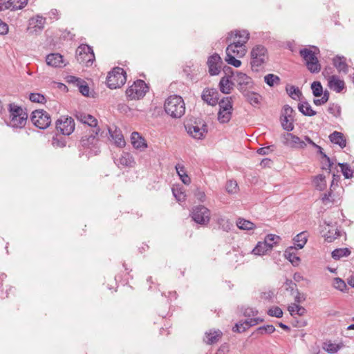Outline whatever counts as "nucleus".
<instances>
[{
  "mask_svg": "<svg viewBox=\"0 0 354 354\" xmlns=\"http://www.w3.org/2000/svg\"><path fill=\"white\" fill-rule=\"evenodd\" d=\"M231 73L235 86L241 94H247L248 91L253 88L254 82L247 74L238 71Z\"/></svg>",
  "mask_w": 354,
  "mask_h": 354,
  "instance_id": "4",
  "label": "nucleus"
},
{
  "mask_svg": "<svg viewBox=\"0 0 354 354\" xmlns=\"http://www.w3.org/2000/svg\"><path fill=\"white\" fill-rule=\"evenodd\" d=\"M246 100L252 106H255L260 104L261 95L257 93L252 92L250 90L248 91L247 94H242Z\"/></svg>",
  "mask_w": 354,
  "mask_h": 354,
  "instance_id": "29",
  "label": "nucleus"
},
{
  "mask_svg": "<svg viewBox=\"0 0 354 354\" xmlns=\"http://www.w3.org/2000/svg\"><path fill=\"white\" fill-rule=\"evenodd\" d=\"M29 100L32 102L40 104H44L46 102L45 96L40 93H30Z\"/></svg>",
  "mask_w": 354,
  "mask_h": 354,
  "instance_id": "51",
  "label": "nucleus"
},
{
  "mask_svg": "<svg viewBox=\"0 0 354 354\" xmlns=\"http://www.w3.org/2000/svg\"><path fill=\"white\" fill-rule=\"evenodd\" d=\"M268 315L271 317L280 318L283 316V311L278 306L272 307L268 310Z\"/></svg>",
  "mask_w": 354,
  "mask_h": 354,
  "instance_id": "56",
  "label": "nucleus"
},
{
  "mask_svg": "<svg viewBox=\"0 0 354 354\" xmlns=\"http://www.w3.org/2000/svg\"><path fill=\"white\" fill-rule=\"evenodd\" d=\"M46 23V18L42 16L37 15L30 19V24L34 26V28H37L40 30L43 29Z\"/></svg>",
  "mask_w": 354,
  "mask_h": 354,
  "instance_id": "42",
  "label": "nucleus"
},
{
  "mask_svg": "<svg viewBox=\"0 0 354 354\" xmlns=\"http://www.w3.org/2000/svg\"><path fill=\"white\" fill-rule=\"evenodd\" d=\"M315 149H317V153L322 156V159H324L327 162L326 166H323V169L330 170V167L333 165V162L331 161L330 158L323 152V149L320 146L318 145V147H316Z\"/></svg>",
  "mask_w": 354,
  "mask_h": 354,
  "instance_id": "47",
  "label": "nucleus"
},
{
  "mask_svg": "<svg viewBox=\"0 0 354 354\" xmlns=\"http://www.w3.org/2000/svg\"><path fill=\"white\" fill-rule=\"evenodd\" d=\"M333 65L339 72L348 73V65L344 57L336 56L333 58Z\"/></svg>",
  "mask_w": 354,
  "mask_h": 354,
  "instance_id": "26",
  "label": "nucleus"
},
{
  "mask_svg": "<svg viewBox=\"0 0 354 354\" xmlns=\"http://www.w3.org/2000/svg\"><path fill=\"white\" fill-rule=\"evenodd\" d=\"M286 91L289 96L293 100H297L301 96L302 93L299 88L295 86H286Z\"/></svg>",
  "mask_w": 354,
  "mask_h": 354,
  "instance_id": "41",
  "label": "nucleus"
},
{
  "mask_svg": "<svg viewBox=\"0 0 354 354\" xmlns=\"http://www.w3.org/2000/svg\"><path fill=\"white\" fill-rule=\"evenodd\" d=\"M28 0H7L1 3L0 10L10 9L11 10L21 9L27 4Z\"/></svg>",
  "mask_w": 354,
  "mask_h": 354,
  "instance_id": "16",
  "label": "nucleus"
},
{
  "mask_svg": "<svg viewBox=\"0 0 354 354\" xmlns=\"http://www.w3.org/2000/svg\"><path fill=\"white\" fill-rule=\"evenodd\" d=\"M252 71H259L268 58L267 48L263 45L254 46L250 53Z\"/></svg>",
  "mask_w": 354,
  "mask_h": 354,
  "instance_id": "3",
  "label": "nucleus"
},
{
  "mask_svg": "<svg viewBox=\"0 0 354 354\" xmlns=\"http://www.w3.org/2000/svg\"><path fill=\"white\" fill-rule=\"evenodd\" d=\"M232 111L227 110H220L218 113V120L221 123H227L232 118Z\"/></svg>",
  "mask_w": 354,
  "mask_h": 354,
  "instance_id": "38",
  "label": "nucleus"
},
{
  "mask_svg": "<svg viewBox=\"0 0 354 354\" xmlns=\"http://www.w3.org/2000/svg\"><path fill=\"white\" fill-rule=\"evenodd\" d=\"M250 34L246 30H234L228 34L226 43L228 44V50L234 52V48L241 46L245 47V44L249 39Z\"/></svg>",
  "mask_w": 354,
  "mask_h": 354,
  "instance_id": "5",
  "label": "nucleus"
},
{
  "mask_svg": "<svg viewBox=\"0 0 354 354\" xmlns=\"http://www.w3.org/2000/svg\"><path fill=\"white\" fill-rule=\"evenodd\" d=\"M165 112L174 118H180L185 112L183 99L179 95H171L165 102Z\"/></svg>",
  "mask_w": 354,
  "mask_h": 354,
  "instance_id": "2",
  "label": "nucleus"
},
{
  "mask_svg": "<svg viewBox=\"0 0 354 354\" xmlns=\"http://www.w3.org/2000/svg\"><path fill=\"white\" fill-rule=\"evenodd\" d=\"M328 86L336 93H340L345 87L343 80H339L337 76L332 75L328 79Z\"/></svg>",
  "mask_w": 354,
  "mask_h": 354,
  "instance_id": "22",
  "label": "nucleus"
},
{
  "mask_svg": "<svg viewBox=\"0 0 354 354\" xmlns=\"http://www.w3.org/2000/svg\"><path fill=\"white\" fill-rule=\"evenodd\" d=\"M107 133L101 129H86L84 135L80 141V147L90 155H97L100 152L99 142L100 138H104Z\"/></svg>",
  "mask_w": 354,
  "mask_h": 354,
  "instance_id": "1",
  "label": "nucleus"
},
{
  "mask_svg": "<svg viewBox=\"0 0 354 354\" xmlns=\"http://www.w3.org/2000/svg\"><path fill=\"white\" fill-rule=\"evenodd\" d=\"M288 310L291 315H293L295 313H296L299 316H302L306 312V310L304 307L297 305V304H292L289 306Z\"/></svg>",
  "mask_w": 354,
  "mask_h": 354,
  "instance_id": "39",
  "label": "nucleus"
},
{
  "mask_svg": "<svg viewBox=\"0 0 354 354\" xmlns=\"http://www.w3.org/2000/svg\"><path fill=\"white\" fill-rule=\"evenodd\" d=\"M10 112V125L15 128L24 127L27 121L28 114L21 106L11 103L8 105Z\"/></svg>",
  "mask_w": 354,
  "mask_h": 354,
  "instance_id": "6",
  "label": "nucleus"
},
{
  "mask_svg": "<svg viewBox=\"0 0 354 354\" xmlns=\"http://www.w3.org/2000/svg\"><path fill=\"white\" fill-rule=\"evenodd\" d=\"M223 336V333L220 330L211 329L205 333L204 342L209 345L214 344L218 342Z\"/></svg>",
  "mask_w": 354,
  "mask_h": 354,
  "instance_id": "18",
  "label": "nucleus"
},
{
  "mask_svg": "<svg viewBox=\"0 0 354 354\" xmlns=\"http://www.w3.org/2000/svg\"><path fill=\"white\" fill-rule=\"evenodd\" d=\"M329 139L331 142L338 145L341 148H344L346 145V140L341 132L334 131L329 136Z\"/></svg>",
  "mask_w": 354,
  "mask_h": 354,
  "instance_id": "24",
  "label": "nucleus"
},
{
  "mask_svg": "<svg viewBox=\"0 0 354 354\" xmlns=\"http://www.w3.org/2000/svg\"><path fill=\"white\" fill-rule=\"evenodd\" d=\"M246 53V48L242 47L241 46H239V47L234 48V52L233 51H229L228 50V46L226 48V53L236 55L238 57H242L245 55Z\"/></svg>",
  "mask_w": 354,
  "mask_h": 354,
  "instance_id": "53",
  "label": "nucleus"
},
{
  "mask_svg": "<svg viewBox=\"0 0 354 354\" xmlns=\"http://www.w3.org/2000/svg\"><path fill=\"white\" fill-rule=\"evenodd\" d=\"M311 89L315 97L322 96L323 93V87L319 82H313L311 84Z\"/></svg>",
  "mask_w": 354,
  "mask_h": 354,
  "instance_id": "48",
  "label": "nucleus"
},
{
  "mask_svg": "<svg viewBox=\"0 0 354 354\" xmlns=\"http://www.w3.org/2000/svg\"><path fill=\"white\" fill-rule=\"evenodd\" d=\"M295 111L289 105H285L283 106L282 116H285V118H294Z\"/></svg>",
  "mask_w": 354,
  "mask_h": 354,
  "instance_id": "61",
  "label": "nucleus"
},
{
  "mask_svg": "<svg viewBox=\"0 0 354 354\" xmlns=\"http://www.w3.org/2000/svg\"><path fill=\"white\" fill-rule=\"evenodd\" d=\"M339 166L345 178H350L353 176V171L348 163H339Z\"/></svg>",
  "mask_w": 354,
  "mask_h": 354,
  "instance_id": "44",
  "label": "nucleus"
},
{
  "mask_svg": "<svg viewBox=\"0 0 354 354\" xmlns=\"http://www.w3.org/2000/svg\"><path fill=\"white\" fill-rule=\"evenodd\" d=\"M299 111L306 116H313L316 115V111H314L310 104L308 102H303L298 104Z\"/></svg>",
  "mask_w": 354,
  "mask_h": 354,
  "instance_id": "27",
  "label": "nucleus"
},
{
  "mask_svg": "<svg viewBox=\"0 0 354 354\" xmlns=\"http://www.w3.org/2000/svg\"><path fill=\"white\" fill-rule=\"evenodd\" d=\"M328 111L335 118L341 115V106L336 103H330L328 107Z\"/></svg>",
  "mask_w": 354,
  "mask_h": 354,
  "instance_id": "46",
  "label": "nucleus"
},
{
  "mask_svg": "<svg viewBox=\"0 0 354 354\" xmlns=\"http://www.w3.org/2000/svg\"><path fill=\"white\" fill-rule=\"evenodd\" d=\"M247 330L245 322H239L233 327L232 330L237 333H243Z\"/></svg>",
  "mask_w": 354,
  "mask_h": 354,
  "instance_id": "62",
  "label": "nucleus"
},
{
  "mask_svg": "<svg viewBox=\"0 0 354 354\" xmlns=\"http://www.w3.org/2000/svg\"><path fill=\"white\" fill-rule=\"evenodd\" d=\"M301 57L305 60L308 70L312 73H318L321 65L315 54L309 48H302L299 50Z\"/></svg>",
  "mask_w": 354,
  "mask_h": 354,
  "instance_id": "9",
  "label": "nucleus"
},
{
  "mask_svg": "<svg viewBox=\"0 0 354 354\" xmlns=\"http://www.w3.org/2000/svg\"><path fill=\"white\" fill-rule=\"evenodd\" d=\"M238 185L235 180H229L226 184V190L228 193L232 194L236 192Z\"/></svg>",
  "mask_w": 354,
  "mask_h": 354,
  "instance_id": "59",
  "label": "nucleus"
},
{
  "mask_svg": "<svg viewBox=\"0 0 354 354\" xmlns=\"http://www.w3.org/2000/svg\"><path fill=\"white\" fill-rule=\"evenodd\" d=\"M284 285L286 290L290 291L291 295H294L295 292L298 290L297 288V284L290 279H286Z\"/></svg>",
  "mask_w": 354,
  "mask_h": 354,
  "instance_id": "57",
  "label": "nucleus"
},
{
  "mask_svg": "<svg viewBox=\"0 0 354 354\" xmlns=\"http://www.w3.org/2000/svg\"><path fill=\"white\" fill-rule=\"evenodd\" d=\"M127 81L126 73L120 67H115L109 72L106 77V84L109 88L115 89L120 88Z\"/></svg>",
  "mask_w": 354,
  "mask_h": 354,
  "instance_id": "7",
  "label": "nucleus"
},
{
  "mask_svg": "<svg viewBox=\"0 0 354 354\" xmlns=\"http://www.w3.org/2000/svg\"><path fill=\"white\" fill-rule=\"evenodd\" d=\"M264 241H259L256 247L252 250V253L255 255H263L267 251L270 250V247L267 246Z\"/></svg>",
  "mask_w": 354,
  "mask_h": 354,
  "instance_id": "32",
  "label": "nucleus"
},
{
  "mask_svg": "<svg viewBox=\"0 0 354 354\" xmlns=\"http://www.w3.org/2000/svg\"><path fill=\"white\" fill-rule=\"evenodd\" d=\"M325 176L322 174H319L314 177L313 184L317 189L323 191L326 187V182Z\"/></svg>",
  "mask_w": 354,
  "mask_h": 354,
  "instance_id": "33",
  "label": "nucleus"
},
{
  "mask_svg": "<svg viewBox=\"0 0 354 354\" xmlns=\"http://www.w3.org/2000/svg\"><path fill=\"white\" fill-rule=\"evenodd\" d=\"M46 62L48 65L53 67H62L64 64L63 57L59 53H50L46 56Z\"/></svg>",
  "mask_w": 354,
  "mask_h": 354,
  "instance_id": "20",
  "label": "nucleus"
},
{
  "mask_svg": "<svg viewBox=\"0 0 354 354\" xmlns=\"http://www.w3.org/2000/svg\"><path fill=\"white\" fill-rule=\"evenodd\" d=\"M265 82L270 86H274L280 84V78L274 74H268L264 77Z\"/></svg>",
  "mask_w": 354,
  "mask_h": 354,
  "instance_id": "40",
  "label": "nucleus"
},
{
  "mask_svg": "<svg viewBox=\"0 0 354 354\" xmlns=\"http://www.w3.org/2000/svg\"><path fill=\"white\" fill-rule=\"evenodd\" d=\"M235 57L236 55L226 53V57L225 59L227 64L232 65L236 68H238L241 65V62L236 59Z\"/></svg>",
  "mask_w": 354,
  "mask_h": 354,
  "instance_id": "50",
  "label": "nucleus"
},
{
  "mask_svg": "<svg viewBox=\"0 0 354 354\" xmlns=\"http://www.w3.org/2000/svg\"><path fill=\"white\" fill-rule=\"evenodd\" d=\"M131 140L133 147L140 151H143L147 148V145L146 140L142 138L139 133L134 131L131 133Z\"/></svg>",
  "mask_w": 354,
  "mask_h": 354,
  "instance_id": "19",
  "label": "nucleus"
},
{
  "mask_svg": "<svg viewBox=\"0 0 354 354\" xmlns=\"http://www.w3.org/2000/svg\"><path fill=\"white\" fill-rule=\"evenodd\" d=\"M219 105L220 110H224L225 111L227 110L232 111V101L231 97H227L222 99L219 102H218Z\"/></svg>",
  "mask_w": 354,
  "mask_h": 354,
  "instance_id": "37",
  "label": "nucleus"
},
{
  "mask_svg": "<svg viewBox=\"0 0 354 354\" xmlns=\"http://www.w3.org/2000/svg\"><path fill=\"white\" fill-rule=\"evenodd\" d=\"M325 240L328 242H333L335 239L341 236V232L336 229L335 230H328L325 234Z\"/></svg>",
  "mask_w": 354,
  "mask_h": 354,
  "instance_id": "49",
  "label": "nucleus"
},
{
  "mask_svg": "<svg viewBox=\"0 0 354 354\" xmlns=\"http://www.w3.org/2000/svg\"><path fill=\"white\" fill-rule=\"evenodd\" d=\"M207 64L210 75H217L221 72L222 59L218 54L214 53L207 59Z\"/></svg>",
  "mask_w": 354,
  "mask_h": 354,
  "instance_id": "14",
  "label": "nucleus"
},
{
  "mask_svg": "<svg viewBox=\"0 0 354 354\" xmlns=\"http://www.w3.org/2000/svg\"><path fill=\"white\" fill-rule=\"evenodd\" d=\"M30 120L33 124L40 129L48 128L51 123L50 115L44 110H35L32 113Z\"/></svg>",
  "mask_w": 354,
  "mask_h": 354,
  "instance_id": "11",
  "label": "nucleus"
},
{
  "mask_svg": "<svg viewBox=\"0 0 354 354\" xmlns=\"http://www.w3.org/2000/svg\"><path fill=\"white\" fill-rule=\"evenodd\" d=\"M324 348L328 353L333 354L338 351V350L340 348V346L338 344L328 343V344H326V346L324 347Z\"/></svg>",
  "mask_w": 354,
  "mask_h": 354,
  "instance_id": "60",
  "label": "nucleus"
},
{
  "mask_svg": "<svg viewBox=\"0 0 354 354\" xmlns=\"http://www.w3.org/2000/svg\"><path fill=\"white\" fill-rule=\"evenodd\" d=\"M148 91L149 86L145 81L138 80L127 89L126 95L129 100H139L144 97Z\"/></svg>",
  "mask_w": 354,
  "mask_h": 354,
  "instance_id": "8",
  "label": "nucleus"
},
{
  "mask_svg": "<svg viewBox=\"0 0 354 354\" xmlns=\"http://www.w3.org/2000/svg\"><path fill=\"white\" fill-rule=\"evenodd\" d=\"M281 118V125L284 130L287 131H291L294 129V118H285V116H282Z\"/></svg>",
  "mask_w": 354,
  "mask_h": 354,
  "instance_id": "45",
  "label": "nucleus"
},
{
  "mask_svg": "<svg viewBox=\"0 0 354 354\" xmlns=\"http://www.w3.org/2000/svg\"><path fill=\"white\" fill-rule=\"evenodd\" d=\"M195 197L201 202H204L206 199L205 192L197 188L194 192Z\"/></svg>",
  "mask_w": 354,
  "mask_h": 354,
  "instance_id": "64",
  "label": "nucleus"
},
{
  "mask_svg": "<svg viewBox=\"0 0 354 354\" xmlns=\"http://www.w3.org/2000/svg\"><path fill=\"white\" fill-rule=\"evenodd\" d=\"M274 330L275 328L272 324H268L266 326H260L257 329V331L261 335L266 333L272 334V333L274 332Z\"/></svg>",
  "mask_w": 354,
  "mask_h": 354,
  "instance_id": "54",
  "label": "nucleus"
},
{
  "mask_svg": "<svg viewBox=\"0 0 354 354\" xmlns=\"http://www.w3.org/2000/svg\"><path fill=\"white\" fill-rule=\"evenodd\" d=\"M202 100L207 104L215 106L218 100V92L215 88H205L201 95Z\"/></svg>",
  "mask_w": 354,
  "mask_h": 354,
  "instance_id": "15",
  "label": "nucleus"
},
{
  "mask_svg": "<svg viewBox=\"0 0 354 354\" xmlns=\"http://www.w3.org/2000/svg\"><path fill=\"white\" fill-rule=\"evenodd\" d=\"M280 239L281 238L279 236L270 234L265 237L264 242L267 243V246L270 247L271 250L274 245H276L277 241H279Z\"/></svg>",
  "mask_w": 354,
  "mask_h": 354,
  "instance_id": "43",
  "label": "nucleus"
},
{
  "mask_svg": "<svg viewBox=\"0 0 354 354\" xmlns=\"http://www.w3.org/2000/svg\"><path fill=\"white\" fill-rule=\"evenodd\" d=\"M287 136L291 139L292 147L299 149H304L306 147V142L301 140L298 136L292 133H288Z\"/></svg>",
  "mask_w": 354,
  "mask_h": 354,
  "instance_id": "36",
  "label": "nucleus"
},
{
  "mask_svg": "<svg viewBox=\"0 0 354 354\" xmlns=\"http://www.w3.org/2000/svg\"><path fill=\"white\" fill-rule=\"evenodd\" d=\"M77 86L79 88V91L84 96H88L89 93V87L87 84L83 81L80 80V82L77 84Z\"/></svg>",
  "mask_w": 354,
  "mask_h": 354,
  "instance_id": "58",
  "label": "nucleus"
},
{
  "mask_svg": "<svg viewBox=\"0 0 354 354\" xmlns=\"http://www.w3.org/2000/svg\"><path fill=\"white\" fill-rule=\"evenodd\" d=\"M109 133L118 147H122L125 145L124 137L120 129H115L113 131H112L110 129H109Z\"/></svg>",
  "mask_w": 354,
  "mask_h": 354,
  "instance_id": "25",
  "label": "nucleus"
},
{
  "mask_svg": "<svg viewBox=\"0 0 354 354\" xmlns=\"http://www.w3.org/2000/svg\"><path fill=\"white\" fill-rule=\"evenodd\" d=\"M237 227L243 230H250L256 227L254 223L243 218H239L236 221Z\"/></svg>",
  "mask_w": 354,
  "mask_h": 354,
  "instance_id": "31",
  "label": "nucleus"
},
{
  "mask_svg": "<svg viewBox=\"0 0 354 354\" xmlns=\"http://www.w3.org/2000/svg\"><path fill=\"white\" fill-rule=\"evenodd\" d=\"M192 217L196 223L206 225L210 220V211L204 205H198L192 209Z\"/></svg>",
  "mask_w": 354,
  "mask_h": 354,
  "instance_id": "12",
  "label": "nucleus"
},
{
  "mask_svg": "<svg viewBox=\"0 0 354 354\" xmlns=\"http://www.w3.org/2000/svg\"><path fill=\"white\" fill-rule=\"evenodd\" d=\"M75 126L74 120L67 115H62L56 121V129L63 135H71L75 130Z\"/></svg>",
  "mask_w": 354,
  "mask_h": 354,
  "instance_id": "13",
  "label": "nucleus"
},
{
  "mask_svg": "<svg viewBox=\"0 0 354 354\" xmlns=\"http://www.w3.org/2000/svg\"><path fill=\"white\" fill-rule=\"evenodd\" d=\"M350 254L351 250L347 248L335 249L331 253V256L335 260H339L342 257H348Z\"/></svg>",
  "mask_w": 354,
  "mask_h": 354,
  "instance_id": "34",
  "label": "nucleus"
},
{
  "mask_svg": "<svg viewBox=\"0 0 354 354\" xmlns=\"http://www.w3.org/2000/svg\"><path fill=\"white\" fill-rule=\"evenodd\" d=\"M220 91L224 94H229L231 93L233 86H235L234 80L232 78V75H225L223 77L219 82Z\"/></svg>",
  "mask_w": 354,
  "mask_h": 354,
  "instance_id": "17",
  "label": "nucleus"
},
{
  "mask_svg": "<svg viewBox=\"0 0 354 354\" xmlns=\"http://www.w3.org/2000/svg\"><path fill=\"white\" fill-rule=\"evenodd\" d=\"M307 238L308 236L306 232L298 234L293 239L295 245L294 248L295 249H302L307 242Z\"/></svg>",
  "mask_w": 354,
  "mask_h": 354,
  "instance_id": "30",
  "label": "nucleus"
},
{
  "mask_svg": "<svg viewBox=\"0 0 354 354\" xmlns=\"http://www.w3.org/2000/svg\"><path fill=\"white\" fill-rule=\"evenodd\" d=\"M333 285L335 289L339 290L342 292L344 291V290H346L347 288L346 284L344 282V281L339 277L334 279Z\"/></svg>",
  "mask_w": 354,
  "mask_h": 354,
  "instance_id": "55",
  "label": "nucleus"
},
{
  "mask_svg": "<svg viewBox=\"0 0 354 354\" xmlns=\"http://www.w3.org/2000/svg\"><path fill=\"white\" fill-rule=\"evenodd\" d=\"M87 117V120H86L84 124L87 125V129H100V127L97 126V120L93 115H88Z\"/></svg>",
  "mask_w": 354,
  "mask_h": 354,
  "instance_id": "52",
  "label": "nucleus"
},
{
  "mask_svg": "<svg viewBox=\"0 0 354 354\" xmlns=\"http://www.w3.org/2000/svg\"><path fill=\"white\" fill-rule=\"evenodd\" d=\"M76 59L80 64L90 66L95 61V55L92 48L87 44H81L76 50Z\"/></svg>",
  "mask_w": 354,
  "mask_h": 354,
  "instance_id": "10",
  "label": "nucleus"
},
{
  "mask_svg": "<svg viewBox=\"0 0 354 354\" xmlns=\"http://www.w3.org/2000/svg\"><path fill=\"white\" fill-rule=\"evenodd\" d=\"M207 132V125L203 124L202 127L198 126H189L187 133L196 139H202Z\"/></svg>",
  "mask_w": 354,
  "mask_h": 354,
  "instance_id": "21",
  "label": "nucleus"
},
{
  "mask_svg": "<svg viewBox=\"0 0 354 354\" xmlns=\"http://www.w3.org/2000/svg\"><path fill=\"white\" fill-rule=\"evenodd\" d=\"M273 150H274V146L270 145V146H267V147L259 148L257 150V153L260 155H268L270 153H271L272 151H273Z\"/></svg>",
  "mask_w": 354,
  "mask_h": 354,
  "instance_id": "63",
  "label": "nucleus"
},
{
  "mask_svg": "<svg viewBox=\"0 0 354 354\" xmlns=\"http://www.w3.org/2000/svg\"><path fill=\"white\" fill-rule=\"evenodd\" d=\"M118 165L123 167H133L135 164L134 158L129 153L123 152L120 157L116 160Z\"/></svg>",
  "mask_w": 354,
  "mask_h": 354,
  "instance_id": "23",
  "label": "nucleus"
},
{
  "mask_svg": "<svg viewBox=\"0 0 354 354\" xmlns=\"http://www.w3.org/2000/svg\"><path fill=\"white\" fill-rule=\"evenodd\" d=\"M294 247L291 246L287 248L284 252L285 257L294 266H297L300 261V258L294 252Z\"/></svg>",
  "mask_w": 354,
  "mask_h": 354,
  "instance_id": "28",
  "label": "nucleus"
},
{
  "mask_svg": "<svg viewBox=\"0 0 354 354\" xmlns=\"http://www.w3.org/2000/svg\"><path fill=\"white\" fill-rule=\"evenodd\" d=\"M217 223L219 226V228L225 232L230 231L233 227V224L230 221L228 218L225 217L218 218L217 220Z\"/></svg>",
  "mask_w": 354,
  "mask_h": 354,
  "instance_id": "35",
  "label": "nucleus"
}]
</instances>
